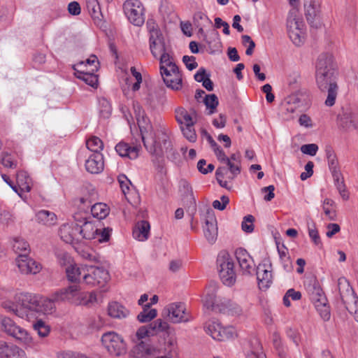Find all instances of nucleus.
I'll use <instances>...</instances> for the list:
<instances>
[{"label": "nucleus", "instance_id": "nucleus-11", "mask_svg": "<svg viewBox=\"0 0 358 358\" xmlns=\"http://www.w3.org/2000/svg\"><path fill=\"white\" fill-rule=\"evenodd\" d=\"M0 322L3 331L16 340L24 343H28L31 341V337L27 330L17 326L10 317H1Z\"/></svg>", "mask_w": 358, "mask_h": 358}, {"label": "nucleus", "instance_id": "nucleus-55", "mask_svg": "<svg viewBox=\"0 0 358 358\" xmlns=\"http://www.w3.org/2000/svg\"><path fill=\"white\" fill-rule=\"evenodd\" d=\"M151 329L153 330V335H156L159 332L166 331L169 328V324L161 319H157L150 324Z\"/></svg>", "mask_w": 358, "mask_h": 358}, {"label": "nucleus", "instance_id": "nucleus-51", "mask_svg": "<svg viewBox=\"0 0 358 358\" xmlns=\"http://www.w3.org/2000/svg\"><path fill=\"white\" fill-rule=\"evenodd\" d=\"M308 231L309 237L314 243V244L317 246H321V239L318 231L316 229L315 224L313 222H308Z\"/></svg>", "mask_w": 358, "mask_h": 358}, {"label": "nucleus", "instance_id": "nucleus-3", "mask_svg": "<svg viewBox=\"0 0 358 358\" xmlns=\"http://www.w3.org/2000/svg\"><path fill=\"white\" fill-rule=\"evenodd\" d=\"M40 296L30 294L21 293L16 295L15 302L5 301L2 306L8 312L29 322H34L38 318Z\"/></svg>", "mask_w": 358, "mask_h": 358}, {"label": "nucleus", "instance_id": "nucleus-23", "mask_svg": "<svg viewBox=\"0 0 358 358\" xmlns=\"http://www.w3.org/2000/svg\"><path fill=\"white\" fill-rule=\"evenodd\" d=\"M339 295L342 303L348 304L352 297L356 294L355 290L345 278H340L338 280Z\"/></svg>", "mask_w": 358, "mask_h": 358}, {"label": "nucleus", "instance_id": "nucleus-48", "mask_svg": "<svg viewBox=\"0 0 358 358\" xmlns=\"http://www.w3.org/2000/svg\"><path fill=\"white\" fill-rule=\"evenodd\" d=\"M159 62L160 66H169V68H171L173 73H175L178 71V66L173 62L172 57L170 55L169 52L166 51L162 52L159 55Z\"/></svg>", "mask_w": 358, "mask_h": 358}, {"label": "nucleus", "instance_id": "nucleus-42", "mask_svg": "<svg viewBox=\"0 0 358 358\" xmlns=\"http://www.w3.org/2000/svg\"><path fill=\"white\" fill-rule=\"evenodd\" d=\"M157 315L156 309L151 308L150 304H145L143 307V310L137 315V320L141 323H145L150 322Z\"/></svg>", "mask_w": 358, "mask_h": 358}, {"label": "nucleus", "instance_id": "nucleus-29", "mask_svg": "<svg viewBox=\"0 0 358 358\" xmlns=\"http://www.w3.org/2000/svg\"><path fill=\"white\" fill-rule=\"evenodd\" d=\"M98 231L99 229L92 222L84 221L82 224L81 222L79 224V238L87 240L95 239Z\"/></svg>", "mask_w": 358, "mask_h": 358}, {"label": "nucleus", "instance_id": "nucleus-35", "mask_svg": "<svg viewBox=\"0 0 358 358\" xmlns=\"http://www.w3.org/2000/svg\"><path fill=\"white\" fill-rule=\"evenodd\" d=\"M36 219L38 223L46 226H52L57 222V215L51 211L41 210L36 214Z\"/></svg>", "mask_w": 358, "mask_h": 358}, {"label": "nucleus", "instance_id": "nucleus-22", "mask_svg": "<svg viewBox=\"0 0 358 358\" xmlns=\"http://www.w3.org/2000/svg\"><path fill=\"white\" fill-rule=\"evenodd\" d=\"M62 303L61 301H56L55 292L47 298L40 297L38 317L41 315H50L56 310V305Z\"/></svg>", "mask_w": 358, "mask_h": 358}, {"label": "nucleus", "instance_id": "nucleus-7", "mask_svg": "<svg viewBox=\"0 0 358 358\" xmlns=\"http://www.w3.org/2000/svg\"><path fill=\"white\" fill-rule=\"evenodd\" d=\"M217 266L220 278L224 285L232 286L236 280V273L234 270V263L228 253L223 252L218 255Z\"/></svg>", "mask_w": 358, "mask_h": 358}, {"label": "nucleus", "instance_id": "nucleus-62", "mask_svg": "<svg viewBox=\"0 0 358 358\" xmlns=\"http://www.w3.org/2000/svg\"><path fill=\"white\" fill-rule=\"evenodd\" d=\"M137 338L138 339H142L145 337H150L153 336V330L151 329L150 324H148V326H143L140 327L136 334Z\"/></svg>", "mask_w": 358, "mask_h": 358}, {"label": "nucleus", "instance_id": "nucleus-61", "mask_svg": "<svg viewBox=\"0 0 358 358\" xmlns=\"http://www.w3.org/2000/svg\"><path fill=\"white\" fill-rule=\"evenodd\" d=\"M117 181L124 194L129 190L131 182L124 174H120L117 177Z\"/></svg>", "mask_w": 358, "mask_h": 358}, {"label": "nucleus", "instance_id": "nucleus-4", "mask_svg": "<svg viewBox=\"0 0 358 358\" xmlns=\"http://www.w3.org/2000/svg\"><path fill=\"white\" fill-rule=\"evenodd\" d=\"M217 289L215 283H211L206 287L203 299V306L208 310L231 315H241L243 310L238 304L229 299H217Z\"/></svg>", "mask_w": 358, "mask_h": 358}, {"label": "nucleus", "instance_id": "nucleus-64", "mask_svg": "<svg viewBox=\"0 0 358 358\" xmlns=\"http://www.w3.org/2000/svg\"><path fill=\"white\" fill-rule=\"evenodd\" d=\"M229 203V199L227 196L222 195L220 201L215 200L213 201L212 206L215 209L223 210L226 208L227 205Z\"/></svg>", "mask_w": 358, "mask_h": 358}, {"label": "nucleus", "instance_id": "nucleus-30", "mask_svg": "<svg viewBox=\"0 0 358 358\" xmlns=\"http://www.w3.org/2000/svg\"><path fill=\"white\" fill-rule=\"evenodd\" d=\"M108 315L115 319H124L129 315V310L117 301H113L108 306Z\"/></svg>", "mask_w": 358, "mask_h": 358}, {"label": "nucleus", "instance_id": "nucleus-16", "mask_svg": "<svg viewBox=\"0 0 358 358\" xmlns=\"http://www.w3.org/2000/svg\"><path fill=\"white\" fill-rule=\"evenodd\" d=\"M79 223L72 222L63 224L59 229L60 238L66 243H73L79 241Z\"/></svg>", "mask_w": 358, "mask_h": 358}, {"label": "nucleus", "instance_id": "nucleus-5", "mask_svg": "<svg viewBox=\"0 0 358 358\" xmlns=\"http://www.w3.org/2000/svg\"><path fill=\"white\" fill-rule=\"evenodd\" d=\"M55 299L76 306H90L96 301V295L94 292H83L80 285L73 284L56 291Z\"/></svg>", "mask_w": 358, "mask_h": 358}, {"label": "nucleus", "instance_id": "nucleus-28", "mask_svg": "<svg viewBox=\"0 0 358 358\" xmlns=\"http://www.w3.org/2000/svg\"><path fill=\"white\" fill-rule=\"evenodd\" d=\"M87 266H78L76 264H70L66 268V277L71 282H80L81 278L84 280V274L87 270Z\"/></svg>", "mask_w": 358, "mask_h": 358}, {"label": "nucleus", "instance_id": "nucleus-50", "mask_svg": "<svg viewBox=\"0 0 358 358\" xmlns=\"http://www.w3.org/2000/svg\"><path fill=\"white\" fill-rule=\"evenodd\" d=\"M36 322L33 324L34 329L38 333L40 337L44 338L48 336L50 331V327L46 324L41 319L36 320Z\"/></svg>", "mask_w": 358, "mask_h": 358}, {"label": "nucleus", "instance_id": "nucleus-40", "mask_svg": "<svg viewBox=\"0 0 358 358\" xmlns=\"http://www.w3.org/2000/svg\"><path fill=\"white\" fill-rule=\"evenodd\" d=\"M73 68L78 69H88L91 71H97L99 69V61L95 55H91L85 61H81L74 64Z\"/></svg>", "mask_w": 358, "mask_h": 358}, {"label": "nucleus", "instance_id": "nucleus-18", "mask_svg": "<svg viewBox=\"0 0 358 358\" xmlns=\"http://www.w3.org/2000/svg\"><path fill=\"white\" fill-rule=\"evenodd\" d=\"M86 171L92 174H98L104 169L103 156L101 152L90 153L85 161Z\"/></svg>", "mask_w": 358, "mask_h": 358}, {"label": "nucleus", "instance_id": "nucleus-33", "mask_svg": "<svg viewBox=\"0 0 358 358\" xmlns=\"http://www.w3.org/2000/svg\"><path fill=\"white\" fill-rule=\"evenodd\" d=\"M76 77L83 80L86 84L92 87H96L98 85V77L95 74L96 71H91L88 69H78L74 68Z\"/></svg>", "mask_w": 358, "mask_h": 358}, {"label": "nucleus", "instance_id": "nucleus-56", "mask_svg": "<svg viewBox=\"0 0 358 358\" xmlns=\"http://www.w3.org/2000/svg\"><path fill=\"white\" fill-rule=\"evenodd\" d=\"M225 169H217L216 170V178L219 185L227 189H231L232 186L229 185V182H230L228 179L226 178V175H224Z\"/></svg>", "mask_w": 358, "mask_h": 358}, {"label": "nucleus", "instance_id": "nucleus-26", "mask_svg": "<svg viewBox=\"0 0 358 358\" xmlns=\"http://www.w3.org/2000/svg\"><path fill=\"white\" fill-rule=\"evenodd\" d=\"M115 149L122 157L135 159L138 157L139 148L138 146H131L127 143L120 142L116 145Z\"/></svg>", "mask_w": 358, "mask_h": 358}, {"label": "nucleus", "instance_id": "nucleus-10", "mask_svg": "<svg viewBox=\"0 0 358 358\" xmlns=\"http://www.w3.org/2000/svg\"><path fill=\"white\" fill-rule=\"evenodd\" d=\"M205 331L214 340L225 341L234 338L236 335L233 327H223L220 322L215 320H209L204 325Z\"/></svg>", "mask_w": 358, "mask_h": 358}, {"label": "nucleus", "instance_id": "nucleus-13", "mask_svg": "<svg viewBox=\"0 0 358 358\" xmlns=\"http://www.w3.org/2000/svg\"><path fill=\"white\" fill-rule=\"evenodd\" d=\"M169 320L173 323L189 322L193 320L192 315L186 312L182 303H173L165 308Z\"/></svg>", "mask_w": 358, "mask_h": 358}, {"label": "nucleus", "instance_id": "nucleus-20", "mask_svg": "<svg viewBox=\"0 0 358 358\" xmlns=\"http://www.w3.org/2000/svg\"><path fill=\"white\" fill-rule=\"evenodd\" d=\"M341 120L348 127H358V107L356 105H348L343 108Z\"/></svg>", "mask_w": 358, "mask_h": 358}, {"label": "nucleus", "instance_id": "nucleus-15", "mask_svg": "<svg viewBox=\"0 0 358 358\" xmlns=\"http://www.w3.org/2000/svg\"><path fill=\"white\" fill-rule=\"evenodd\" d=\"M235 256L243 273L252 274L255 271V264L248 251L243 248H238L235 251Z\"/></svg>", "mask_w": 358, "mask_h": 358}, {"label": "nucleus", "instance_id": "nucleus-53", "mask_svg": "<svg viewBox=\"0 0 358 358\" xmlns=\"http://www.w3.org/2000/svg\"><path fill=\"white\" fill-rule=\"evenodd\" d=\"M5 358H27L25 352L19 347L9 345Z\"/></svg>", "mask_w": 358, "mask_h": 358}, {"label": "nucleus", "instance_id": "nucleus-34", "mask_svg": "<svg viewBox=\"0 0 358 358\" xmlns=\"http://www.w3.org/2000/svg\"><path fill=\"white\" fill-rule=\"evenodd\" d=\"M149 43L151 54L155 58H158L162 52L166 51V47L163 35L149 38Z\"/></svg>", "mask_w": 358, "mask_h": 358}, {"label": "nucleus", "instance_id": "nucleus-37", "mask_svg": "<svg viewBox=\"0 0 358 358\" xmlns=\"http://www.w3.org/2000/svg\"><path fill=\"white\" fill-rule=\"evenodd\" d=\"M331 175L334 179V185L336 186L338 192H339V194L341 195L343 200H348L349 193L346 189L344 178L342 176L341 172L333 173Z\"/></svg>", "mask_w": 358, "mask_h": 358}, {"label": "nucleus", "instance_id": "nucleus-27", "mask_svg": "<svg viewBox=\"0 0 358 358\" xmlns=\"http://www.w3.org/2000/svg\"><path fill=\"white\" fill-rule=\"evenodd\" d=\"M304 7L307 21L310 26L317 28L320 25V21L317 20L319 6L314 1L310 0L308 3H305Z\"/></svg>", "mask_w": 358, "mask_h": 358}, {"label": "nucleus", "instance_id": "nucleus-14", "mask_svg": "<svg viewBox=\"0 0 358 358\" xmlns=\"http://www.w3.org/2000/svg\"><path fill=\"white\" fill-rule=\"evenodd\" d=\"M16 264L22 274H36L40 272L42 266L40 263L29 257L28 255L21 254L16 258Z\"/></svg>", "mask_w": 358, "mask_h": 358}, {"label": "nucleus", "instance_id": "nucleus-57", "mask_svg": "<svg viewBox=\"0 0 358 358\" xmlns=\"http://www.w3.org/2000/svg\"><path fill=\"white\" fill-rule=\"evenodd\" d=\"M254 221L255 217L252 215H248L245 216L241 224L243 231L246 233L252 232L254 230Z\"/></svg>", "mask_w": 358, "mask_h": 358}, {"label": "nucleus", "instance_id": "nucleus-45", "mask_svg": "<svg viewBox=\"0 0 358 358\" xmlns=\"http://www.w3.org/2000/svg\"><path fill=\"white\" fill-rule=\"evenodd\" d=\"M317 311L324 321H329L331 317L330 308L327 304V299L325 301L322 300L314 303Z\"/></svg>", "mask_w": 358, "mask_h": 358}, {"label": "nucleus", "instance_id": "nucleus-19", "mask_svg": "<svg viewBox=\"0 0 358 358\" xmlns=\"http://www.w3.org/2000/svg\"><path fill=\"white\" fill-rule=\"evenodd\" d=\"M203 234L206 240L214 243L217 237V220L213 212L208 211L203 226Z\"/></svg>", "mask_w": 358, "mask_h": 358}, {"label": "nucleus", "instance_id": "nucleus-47", "mask_svg": "<svg viewBox=\"0 0 358 358\" xmlns=\"http://www.w3.org/2000/svg\"><path fill=\"white\" fill-rule=\"evenodd\" d=\"M326 156L327 158L329 169L331 174L341 172L338 167L336 156L331 148H329L326 150Z\"/></svg>", "mask_w": 358, "mask_h": 358}, {"label": "nucleus", "instance_id": "nucleus-52", "mask_svg": "<svg viewBox=\"0 0 358 358\" xmlns=\"http://www.w3.org/2000/svg\"><path fill=\"white\" fill-rule=\"evenodd\" d=\"M87 8L92 17L99 19L101 16L100 6L96 0H87Z\"/></svg>", "mask_w": 358, "mask_h": 358}, {"label": "nucleus", "instance_id": "nucleus-63", "mask_svg": "<svg viewBox=\"0 0 358 358\" xmlns=\"http://www.w3.org/2000/svg\"><path fill=\"white\" fill-rule=\"evenodd\" d=\"M300 150L305 155L315 156L318 150V146L315 143L305 144L301 145Z\"/></svg>", "mask_w": 358, "mask_h": 358}, {"label": "nucleus", "instance_id": "nucleus-1", "mask_svg": "<svg viewBox=\"0 0 358 358\" xmlns=\"http://www.w3.org/2000/svg\"><path fill=\"white\" fill-rule=\"evenodd\" d=\"M134 109L142 141L148 152L157 159H162L166 155L169 160L176 161L178 153L173 148L168 129L159 126L153 130L143 108L139 105H135Z\"/></svg>", "mask_w": 358, "mask_h": 358}, {"label": "nucleus", "instance_id": "nucleus-31", "mask_svg": "<svg viewBox=\"0 0 358 358\" xmlns=\"http://www.w3.org/2000/svg\"><path fill=\"white\" fill-rule=\"evenodd\" d=\"M193 22L196 27L198 28L199 34L202 35L204 39H206V35L204 32L203 29L212 24V21L210 20V19L208 17V15L206 13L201 11H197L194 14Z\"/></svg>", "mask_w": 358, "mask_h": 358}, {"label": "nucleus", "instance_id": "nucleus-60", "mask_svg": "<svg viewBox=\"0 0 358 358\" xmlns=\"http://www.w3.org/2000/svg\"><path fill=\"white\" fill-rule=\"evenodd\" d=\"M112 232V229L110 227H104L102 231L99 229L96 238L100 243H104L109 241Z\"/></svg>", "mask_w": 358, "mask_h": 358}, {"label": "nucleus", "instance_id": "nucleus-24", "mask_svg": "<svg viewBox=\"0 0 358 358\" xmlns=\"http://www.w3.org/2000/svg\"><path fill=\"white\" fill-rule=\"evenodd\" d=\"M159 69L163 81L169 88L173 90H179L182 88V76L176 75L175 80H169V76L171 75L172 73L171 68H169V66H160Z\"/></svg>", "mask_w": 358, "mask_h": 358}, {"label": "nucleus", "instance_id": "nucleus-46", "mask_svg": "<svg viewBox=\"0 0 358 358\" xmlns=\"http://www.w3.org/2000/svg\"><path fill=\"white\" fill-rule=\"evenodd\" d=\"M86 146L91 153L101 152L103 148V143L99 137L92 136L87 140Z\"/></svg>", "mask_w": 358, "mask_h": 358}, {"label": "nucleus", "instance_id": "nucleus-38", "mask_svg": "<svg viewBox=\"0 0 358 358\" xmlns=\"http://www.w3.org/2000/svg\"><path fill=\"white\" fill-rule=\"evenodd\" d=\"M322 207L324 213L331 221H335L337 219V213L336 210V203L331 199L326 198L322 202Z\"/></svg>", "mask_w": 358, "mask_h": 358}, {"label": "nucleus", "instance_id": "nucleus-32", "mask_svg": "<svg viewBox=\"0 0 358 358\" xmlns=\"http://www.w3.org/2000/svg\"><path fill=\"white\" fill-rule=\"evenodd\" d=\"M222 164L223 166H220L218 169H225L224 175H226V178L230 182L234 180L241 173V165L240 164L234 162H231L229 159H226V161Z\"/></svg>", "mask_w": 358, "mask_h": 358}, {"label": "nucleus", "instance_id": "nucleus-49", "mask_svg": "<svg viewBox=\"0 0 358 358\" xmlns=\"http://www.w3.org/2000/svg\"><path fill=\"white\" fill-rule=\"evenodd\" d=\"M203 103L207 109H209V114H213L219 104L218 98L215 94L205 95Z\"/></svg>", "mask_w": 358, "mask_h": 358}, {"label": "nucleus", "instance_id": "nucleus-43", "mask_svg": "<svg viewBox=\"0 0 358 358\" xmlns=\"http://www.w3.org/2000/svg\"><path fill=\"white\" fill-rule=\"evenodd\" d=\"M140 351L144 352L145 355H152L155 356V357L158 355H160L162 353L161 349L159 348L157 346L153 345H147L145 344L143 342H141L138 345H136L134 350V353L136 352Z\"/></svg>", "mask_w": 358, "mask_h": 358}, {"label": "nucleus", "instance_id": "nucleus-6", "mask_svg": "<svg viewBox=\"0 0 358 358\" xmlns=\"http://www.w3.org/2000/svg\"><path fill=\"white\" fill-rule=\"evenodd\" d=\"M289 3L293 8L289 11L287 18V34L292 43L296 46H300L304 38V23L299 17L296 9L299 0H289Z\"/></svg>", "mask_w": 358, "mask_h": 358}, {"label": "nucleus", "instance_id": "nucleus-21", "mask_svg": "<svg viewBox=\"0 0 358 358\" xmlns=\"http://www.w3.org/2000/svg\"><path fill=\"white\" fill-rule=\"evenodd\" d=\"M306 289L309 295L310 300L314 303L320 300L325 301L327 298L319 282L315 279L310 280L306 285Z\"/></svg>", "mask_w": 358, "mask_h": 358}, {"label": "nucleus", "instance_id": "nucleus-25", "mask_svg": "<svg viewBox=\"0 0 358 358\" xmlns=\"http://www.w3.org/2000/svg\"><path fill=\"white\" fill-rule=\"evenodd\" d=\"M150 225L148 221L141 220L138 222L132 231L133 238L138 241H145L150 236Z\"/></svg>", "mask_w": 358, "mask_h": 358}, {"label": "nucleus", "instance_id": "nucleus-12", "mask_svg": "<svg viewBox=\"0 0 358 358\" xmlns=\"http://www.w3.org/2000/svg\"><path fill=\"white\" fill-rule=\"evenodd\" d=\"M108 278V272L103 267L87 266L83 282L90 286L103 285Z\"/></svg>", "mask_w": 358, "mask_h": 358}, {"label": "nucleus", "instance_id": "nucleus-2", "mask_svg": "<svg viewBox=\"0 0 358 358\" xmlns=\"http://www.w3.org/2000/svg\"><path fill=\"white\" fill-rule=\"evenodd\" d=\"M315 81L319 90L327 92L325 106H333L338 96V76L336 71L332 55H320L315 65Z\"/></svg>", "mask_w": 358, "mask_h": 358}, {"label": "nucleus", "instance_id": "nucleus-59", "mask_svg": "<svg viewBox=\"0 0 358 358\" xmlns=\"http://www.w3.org/2000/svg\"><path fill=\"white\" fill-rule=\"evenodd\" d=\"M182 134L185 138L189 142H195L196 140V134L194 126H184L180 127Z\"/></svg>", "mask_w": 358, "mask_h": 358}, {"label": "nucleus", "instance_id": "nucleus-54", "mask_svg": "<svg viewBox=\"0 0 358 358\" xmlns=\"http://www.w3.org/2000/svg\"><path fill=\"white\" fill-rule=\"evenodd\" d=\"M343 306L350 313L354 315L355 320L358 322V296L357 294L350 299V303Z\"/></svg>", "mask_w": 358, "mask_h": 358}, {"label": "nucleus", "instance_id": "nucleus-39", "mask_svg": "<svg viewBox=\"0 0 358 358\" xmlns=\"http://www.w3.org/2000/svg\"><path fill=\"white\" fill-rule=\"evenodd\" d=\"M176 120L180 127L194 125L192 117L183 108H178L176 110Z\"/></svg>", "mask_w": 358, "mask_h": 358}, {"label": "nucleus", "instance_id": "nucleus-17", "mask_svg": "<svg viewBox=\"0 0 358 358\" xmlns=\"http://www.w3.org/2000/svg\"><path fill=\"white\" fill-rule=\"evenodd\" d=\"M271 264L268 261H264L257 267V278L259 286L264 288L270 287L272 282Z\"/></svg>", "mask_w": 358, "mask_h": 358}, {"label": "nucleus", "instance_id": "nucleus-8", "mask_svg": "<svg viewBox=\"0 0 358 358\" xmlns=\"http://www.w3.org/2000/svg\"><path fill=\"white\" fill-rule=\"evenodd\" d=\"M101 343L106 350L114 356H120L126 352V343L120 334L108 331L101 336Z\"/></svg>", "mask_w": 358, "mask_h": 358}, {"label": "nucleus", "instance_id": "nucleus-58", "mask_svg": "<svg viewBox=\"0 0 358 358\" xmlns=\"http://www.w3.org/2000/svg\"><path fill=\"white\" fill-rule=\"evenodd\" d=\"M146 26L150 34L149 38H152V36L154 38L158 37V36L162 35L161 31L158 27L157 24L155 22V20L152 19L148 20Z\"/></svg>", "mask_w": 358, "mask_h": 358}, {"label": "nucleus", "instance_id": "nucleus-36", "mask_svg": "<svg viewBox=\"0 0 358 358\" xmlns=\"http://www.w3.org/2000/svg\"><path fill=\"white\" fill-rule=\"evenodd\" d=\"M18 186L22 191L29 192L32 187V180L25 171H19L16 174Z\"/></svg>", "mask_w": 358, "mask_h": 358}, {"label": "nucleus", "instance_id": "nucleus-44", "mask_svg": "<svg viewBox=\"0 0 358 358\" xmlns=\"http://www.w3.org/2000/svg\"><path fill=\"white\" fill-rule=\"evenodd\" d=\"M13 251L17 254V256L21 254L29 255L30 248L29 243L22 238H15L13 243Z\"/></svg>", "mask_w": 358, "mask_h": 358}, {"label": "nucleus", "instance_id": "nucleus-9", "mask_svg": "<svg viewBox=\"0 0 358 358\" xmlns=\"http://www.w3.org/2000/svg\"><path fill=\"white\" fill-rule=\"evenodd\" d=\"M123 9L131 24L137 27L143 24L145 20V9L139 0H127L123 4Z\"/></svg>", "mask_w": 358, "mask_h": 358}, {"label": "nucleus", "instance_id": "nucleus-41", "mask_svg": "<svg viewBox=\"0 0 358 358\" xmlns=\"http://www.w3.org/2000/svg\"><path fill=\"white\" fill-rule=\"evenodd\" d=\"M110 213L109 207L103 203H96L91 207V213L98 220L106 218Z\"/></svg>", "mask_w": 358, "mask_h": 358}]
</instances>
